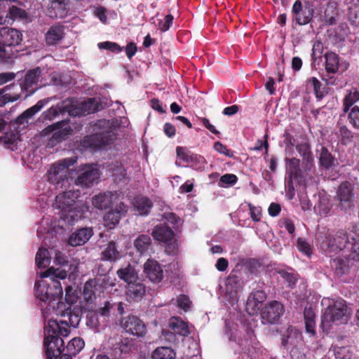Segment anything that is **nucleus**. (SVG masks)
I'll return each mask as SVG.
<instances>
[{"mask_svg":"<svg viewBox=\"0 0 359 359\" xmlns=\"http://www.w3.org/2000/svg\"><path fill=\"white\" fill-rule=\"evenodd\" d=\"M169 326L172 332L169 330H163L161 336V340L172 341L175 339L174 334L181 336H187L189 334L187 324L179 318H172Z\"/></svg>","mask_w":359,"mask_h":359,"instance_id":"4468645a","label":"nucleus"},{"mask_svg":"<svg viewBox=\"0 0 359 359\" xmlns=\"http://www.w3.org/2000/svg\"><path fill=\"white\" fill-rule=\"evenodd\" d=\"M60 328L57 330V334L62 337H67L70 333V327L66 320L59 322Z\"/></svg>","mask_w":359,"mask_h":359,"instance_id":"680f3d73","label":"nucleus"},{"mask_svg":"<svg viewBox=\"0 0 359 359\" xmlns=\"http://www.w3.org/2000/svg\"><path fill=\"white\" fill-rule=\"evenodd\" d=\"M133 205L136 214L140 215H147L152 207L151 202L146 197L136 198Z\"/></svg>","mask_w":359,"mask_h":359,"instance_id":"cd10ccee","label":"nucleus"},{"mask_svg":"<svg viewBox=\"0 0 359 359\" xmlns=\"http://www.w3.org/2000/svg\"><path fill=\"white\" fill-rule=\"evenodd\" d=\"M97 126L103 130L86 137L83 140L84 147L98 148L111 143L116 138L114 132L116 125L114 121L100 120L98 121Z\"/></svg>","mask_w":359,"mask_h":359,"instance_id":"20e7f679","label":"nucleus"},{"mask_svg":"<svg viewBox=\"0 0 359 359\" xmlns=\"http://www.w3.org/2000/svg\"><path fill=\"white\" fill-rule=\"evenodd\" d=\"M67 3L66 0H50L49 15L55 18H63L67 13Z\"/></svg>","mask_w":359,"mask_h":359,"instance_id":"a878e982","label":"nucleus"},{"mask_svg":"<svg viewBox=\"0 0 359 359\" xmlns=\"http://www.w3.org/2000/svg\"><path fill=\"white\" fill-rule=\"evenodd\" d=\"M174 304L186 312L190 309L191 302L187 295L181 294L177 297Z\"/></svg>","mask_w":359,"mask_h":359,"instance_id":"37998d69","label":"nucleus"},{"mask_svg":"<svg viewBox=\"0 0 359 359\" xmlns=\"http://www.w3.org/2000/svg\"><path fill=\"white\" fill-rule=\"evenodd\" d=\"M46 355L48 359H57L64 350V341L61 337H46L44 339Z\"/></svg>","mask_w":359,"mask_h":359,"instance_id":"6ab92c4d","label":"nucleus"},{"mask_svg":"<svg viewBox=\"0 0 359 359\" xmlns=\"http://www.w3.org/2000/svg\"><path fill=\"white\" fill-rule=\"evenodd\" d=\"M121 326L126 332L137 337H144L147 334L146 325L139 318L135 316L123 318L121 321Z\"/></svg>","mask_w":359,"mask_h":359,"instance_id":"1a4fd4ad","label":"nucleus"},{"mask_svg":"<svg viewBox=\"0 0 359 359\" xmlns=\"http://www.w3.org/2000/svg\"><path fill=\"white\" fill-rule=\"evenodd\" d=\"M121 257V252L118 250L115 242L111 241L102 252L101 258L104 261L116 262Z\"/></svg>","mask_w":359,"mask_h":359,"instance_id":"bb28decb","label":"nucleus"},{"mask_svg":"<svg viewBox=\"0 0 359 359\" xmlns=\"http://www.w3.org/2000/svg\"><path fill=\"white\" fill-rule=\"evenodd\" d=\"M358 100L359 91L355 88L351 89L344 98V111H348L349 108Z\"/></svg>","mask_w":359,"mask_h":359,"instance_id":"58836bf2","label":"nucleus"},{"mask_svg":"<svg viewBox=\"0 0 359 359\" xmlns=\"http://www.w3.org/2000/svg\"><path fill=\"white\" fill-rule=\"evenodd\" d=\"M175 351L169 347L161 346L156 348L152 353V359H175Z\"/></svg>","mask_w":359,"mask_h":359,"instance_id":"f704fd0d","label":"nucleus"},{"mask_svg":"<svg viewBox=\"0 0 359 359\" xmlns=\"http://www.w3.org/2000/svg\"><path fill=\"white\" fill-rule=\"evenodd\" d=\"M339 134L341 137L342 142L344 144L350 143L353 139V134L351 130L345 126H342L339 128Z\"/></svg>","mask_w":359,"mask_h":359,"instance_id":"864d4df0","label":"nucleus"},{"mask_svg":"<svg viewBox=\"0 0 359 359\" xmlns=\"http://www.w3.org/2000/svg\"><path fill=\"white\" fill-rule=\"evenodd\" d=\"M126 292L130 298L140 299L144 294L145 287L140 280H137L136 283L128 285Z\"/></svg>","mask_w":359,"mask_h":359,"instance_id":"72a5a7b5","label":"nucleus"},{"mask_svg":"<svg viewBox=\"0 0 359 359\" xmlns=\"http://www.w3.org/2000/svg\"><path fill=\"white\" fill-rule=\"evenodd\" d=\"M71 128L69 123L62 121L48 126L42 130L43 135H52L48 142L49 147H54L56 144L65 140L71 134Z\"/></svg>","mask_w":359,"mask_h":359,"instance_id":"423d86ee","label":"nucleus"},{"mask_svg":"<svg viewBox=\"0 0 359 359\" xmlns=\"http://www.w3.org/2000/svg\"><path fill=\"white\" fill-rule=\"evenodd\" d=\"M79 196V191H69L62 192L55 197L53 205L59 210L60 219L68 225L73 224L82 217L83 210L76 202Z\"/></svg>","mask_w":359,"mask_h":359,"instance_id":"f03ea898","label":"nucleus"},{"mask_svg":"<svg viewBox=\"0 0 359 359\" xmlns=\"http://www.w3.org/2000/svg\"><path fill=\"white\" fill-rule=\"evenodd\" d=\"M288 169L291 176H300L299 160L295 158L289 159Z\"/></svg>","mask_w":359,"mask_h":359,"instance_id":"49530a36","label":"nucleus"},{"mask_svg":"<svg viewBox=\"0 0 359 359\" xmlns=\"http://www.w3.org/2000/svg\"><path fill=\"white\" fill-rule=\"evenodd\" d=\"M20 97L18 93H5L0 98V107L4 105L7 102H15Z\"/></svg>","mask_w":359,"mask_h":359,"instance_id":"bf43d9fd","label":"nucleus"},{"mask_svg":"<svg viewBox=\"0 0 359 359\" xmlns=\"http://www.w3.org/2000/svg\"><path fill=\"white\" fill-rule=\"evenodd\" d=\"M51 98H46L43 100H39L35 105L29 108L26 111H25L21 116H19V121L20 123H22V119L24 118H30L33 117L38 111H39L46 104H48Z\"/></svg>","mask_w":359,"mask_h":359,"instance_id":"2f4dec72","label":"nucleus"},{"mask_svg":"<svg viewBox=\"0 0 359 359\" xmlns=\"http://www.w3.org/2000/svg\"><path fill=\"white\" fill-rule=\"evenodd\" d=\"M339 57L334 53L325 55V69L329 73H336L339 69Z\"/></svg>","mask_w":359,"mask_h":359,"instance_id":"c9c22d12","label":"nucleus"},{"mask_svg":"<svg viewBox=\"0 0 359 359\" xmlns=\"http://www.w3.org/2000/svg\"><path fill=\"white\" fill-rule=\"evenodd\" d=\"M99 109L100 104L95 98H89L81 102L72 100V105L69 107V114L73 116H85Z\"/></svg>","mask_w":359,"mask_h":359,"instance_id":"9d476101","label":"nucleus"},{"mask_svg":"<svg viewBox=\"0 0 359 359\" xmlns=\"http://www.w3.org/2000/svg\"><path fill=\"white\" fill-rule=\"evenodd\" d=\"M297 247L298 250L306 255V256H310L311 254V249L309 244L303 240L302 238H298L297 242Z\"/></svg>","mask_w":359,"mask_h":359,"instance_id":"4d7b16f0","label":"nucleus"},{"mask_svg":"<svg viewBox=\"0 0 359 359\" xmlns=\"http://www.w3.org/2000/svg\"><path fill=\"white\" fill-rule=\"evenodd\" d=\"M102 292V287L95 279L88 280L83 286V297L87 302H94Z\"/></svg>","mask_w":359,"mask_h":359,"instance_id":"412c9836","label":"nucleus"},{"mask_svg":"<svg viewBox=\"0 0 359 359\" xmlns=\"http://www.w3.org/2000/svg\"><path fill=\"white\" fill-rule=\"evenodd\" d=\"M81 170L82 172L75 180L76 185L83 188H88L98 182L100 174L97 168L90 165H84Z\"/></svg>","mask_w":359,"mask_h":359,"instance_id":"9b49d317","label":"nucleus"},{"mask_svg":"<svg viewBox=\"0 0 359 359\" xmlns=\"http://www.w3.org/2000/svg\"><path fill=\"white\" fill-rule=\"evenodd\" d=\"M114 307V304H112L111 303H110L109 302H106L104 303V306L102 307H100L98 310H97V314H100V316L104 317V316H107L109 313V311L111 309H113Z\"/></svg>","mask_w":359,"mask_h":359,"instance_id":"338daca9","label":"nucleus"},{"mask_svg":"<svg viewBox=\"0 0 359 359\" xmlns=\"http://www.w3.org/2000/svg\"><path fill=\"white\" fill-rule=\"evenodd\" d=\"M84 341L82 339L75 337L72 339L67 346V350L69 355H75L84 347Z\"/></svg>","mask_w":359,"mask_h":359,"instance_id":"4c0bfd02","label":"nucleus"},{"mask_svg":"<svg viewBox=\"0 0 359 359\" xmlns=\"http://www.w3.org/2000/svg\"><path fill=\"white\" fill-rule=\"evenodd\" d=\"M349 123L356 129H359V107H353L348 114Z\"/></svg>","mask_w":359,"mask_h":359,"instance_id":"09e8293b","label":"nucleus"},{"mask_svg":"<svg viewBox=\"0 0 359 359\" xmlns=\"http://www.w3.org/2000/svg\"><path fill=\"white\" fill-rule=\"evenodd\" d=\"M284 308L282 304L273 301L267 304L262 311V319L264 324H274L277 323L283 314Z\"/></svg>","mask_w":359,"mask_h":359,"instance_id":"ddd939ff","label":"nucleus"},{"mask_svg":"<svg viewBox=\"0 0 359 359\" xmlns=\"http://www.w3.org/2000/svg\"><path fill=\"white\" fill-rule=\"evenodd\" d=\"M93 235L90 228H82L73 233L69 238V244L72 246L81 245L86 243Z\"/></svg>","mask_w":359,"mask_h":359,"instance_id":"5701e85b","label":"nucleus"},{"mask_svg":"<svg viewBox=\"0 0 359 359\" xmlns=\"http://www.w3.org/2000/svg\"><path fill=\"white\" fill-rule=\"evenodd\" d=\"M36 263L39 268H46L50 262L48 252L46 248H39L36 255Z\"/></svg>","mask_w":359,"mask_h":359,"instance_id":"ea45409f","label":"nucleus"},{"mask_svg":"<svg viewBox=\"0 0 359 359\" xmlns=\"http://www.w3.org/2000/svg\"><path fill=\"white\" fill-rule=\"evenodd\" d=\"M320 162L321 165L325 168H329L332 165L333 157L328 151V150L325 147L321 149V152L320 154Z\"/></svg>","mask_w":359,"mask_h":359,"instance_id":"79ce46f5","label":"nucleus"},{"mask_svg":"<svg viewBox=\"0 0 359 359\" xmlns=\"http://www.w3.org/2000/svg\"><path fill=\"white\" fill-rule=\"evenodd\" d=\"M65 27L60 25H55L49 28L46 34V42L48 45H55L59 43L64 37Z\"/></svg>","mask_w":359,"mask_h":359,"instance_id":"b1692460","label":"nucleus"},{"mask_svg":"<svg viewBox=\"0 0 359 359\" xmlns=\"http://www.w3.org/2000/svg\"><path fill=\"white\" fill-rule=\"evenodd\" d=\"M347 242V238L344 232H338L336 234L328 233L322 241L321 248L325 252L331 256L338 250H342Z\"/></svg>","mask_w":359,"mask_h":359,"instance_id":"6e6552de","label":"nucleus"},{"mask_svg":"<svg viewBox=\"0 0 359 359\" xmlns=\"http://www.w3.org/2000/svg\"><path fill=\"white\" fill-rule=\"evenodd\" d=\"M67 275L65 270L50 267L41 273L42 278L48 279L38 280L36 283V298L44 304L41 307L46 313L57 314L55 308L56 305L60 304L63 294L61 284L57 279H65Z\"/></svg>","mask_w":359,"mask_h":359,"instance_id":"f257e3e1","label":"nucleus"},{"mask_svg":"<svg viewBox=\"0 0 359 359\" xmlns=\"http://www.w3.org/2000/svg\"><path fill=\"white\" fill-rule=\"evenodd\" d=\"M24 11L15 6H11L9 8V11L8 12V18H11V22L13 21L18 17H22Z\"/></svg>","mask_w":359,"mask_h":359,"instance_id":"0e129e2a","label":"nucleus"},{"mask_svg":"<svg viewBox=\"0 0 359 359\" xmlns=\"http://www.w3.org/2000/svg\"><path fill=\"white\" fill-rule=\"evenodd\" d=\"M41 76V70L37 67L28 71L25 77L20 81L21 90L27 92L25 97L32 95L38 89Z\"/></svg>","mask_w":359,"mask_h":359,"instance_id":"f8f14e48","label":"nucleus"},{"mask_svg":"<svg viewBox=\"0 0 359 359\" xmlns=\"http://www.w3.org/2000/svg\"><path fill=\"white\" fill-rule=\"evenodd\" d=\"M349 21L355 25H359V6L353 5L349 7L348 11Z\"/></svg>","mask_w":359,"mask_h":359,"instance_id":"c03bdc74","label":"nucleus"},{"mask_svg":"<svg viewBox=\"0 0 359 359\" xmlns=\"http://www.w3.org/2000/svg\"><path fill=\"white\" fill-rule=\"evenodd\" d=\"M151 235L156 241L167 245L166 251L172 253L178 248V241L174 238L172 229L165 225H159L154 227Z\"/></svg>","mask_w":359,"mask_h":359,"instance_id":"0eeeda50","label":"nucleus"},{"mask_svg":"<svg viewBox=\"0 0 359 359\" xmlns=\"http://www.w3.org/2000/svg\"><path fill=\"white\" fill-rule=\"evenodd\" d=\"M309 83L312 84L316 97L318 100H321L325 96V92L321 90V83L316 77L311 78Z\"/></svg>","mask_w":359,"mask_h":359,"instance_id":"a18cd8bd","label":"nucleus"},{"mask_svg":"<svg viewBox=\"0 0 359 359\" xmlns=\"http://www.w3.org/2000/svg\"><path fill=\"white\" fill-rule=\"evenodd\" d=\"M45 316V320L48 321L47 324L45 325L44 330L46 337H59L57 336V330L60 328L59 322L57 320H54L52 318H48L49 316L52 313H46Z\"/></svg>","mask_w":359,"mask_h":359,"instance_id":"c756f323","label":"nucleus"},{"mask_svg":"<svg viewBox=\"0 0 359 359\" xmlns=\"http://www.w3.org/2000/svg\"><path fill=\"white\" fill-rule=\"evenodd\" d=\"M119 195L117 192L104 193L95 196L92 198L93 205L97 209L103 210L112 208L116 204L121 202Z\"/></svg>","mask_w":359,"mask_h":359,"instance_id":"f3484780","label":"nucleus"},{"mask_svg":"<svg viewBox=\"0 0 359 359\" xmlns=\"http://www.w3.org/2000/svg\"><path fill=\"white\" fill-rule=\"evenodd\" d=\"M144 273L153 283H159L163 277V271L161 266L154 259H148L144 263Z\"/></svg>","mask_w":359,"mask_h":359,"instance_id":"aec40b11","label":"nucleus"},{"mask_svg":"<svg viewBox=\"0 0 359 359\" xmlns=\"http://www.w3.org/2000/svg\"><path fill=\"white\" fill-rule=\"evenodd\" d=\"M100 324L97 313H90L88 314L86 319L88 327L96 330L100 326Z\"/></svg>","mask_w":359,"mask_h":359,"instance_id":"8fccbe9b","label":"nucleus"},{"mask_svg":"<svg viewBox=\"0 0 359 359\" xmlns=\"http://www.w3.org/2000/svg\"><path fill=\"white\" fill-rule=\"evenodd\" d=\"M226 286L230 287L231 291L236 290L241 286V282L238 277L235 274H231L226 279Z\"/></svg>","mask_w":359,"mask_h":359,"instance_id":"6e6d98bb","label":"nucleus"},{"mask_svg":"<svg viewBox=\"0 0 359 359\" xmlns=\"http://www.w3.org/2000/svg\"><path fill=\"white\" fill-rule=\"evenodd\" d=\"M134 245L141 254L147 252L151 246V239L148 235H140L135 241Z\"/></svg>","mask_w":359,"mask_h":359,"instance_id":"473e14b6","label":"nucleus"},{"mask_svg":"<svg viewBox=\"0 0 359 359\" xmlns=\"http://www.w3.org/2000/svg\"><path fill=\"white\" fill-rule=\"evenodd\" d=\"M76 158H67L53 163L48 171V177L50 183L62 188L67 183L69 168L76 161Z\"/></svg>","mask_w":359,"mask_h":359,"instance_id":"39448f33","label":"nucleus"},{"mask_svg":"<svg viewBox=\"0 0 359 359\" xmlns=\"http://www.w3.org/2000/svg\"><path fill=\"white\" fill-rule=\"evenodd\" d=\"M265 299V294L262 291H256L247 302V310L249 311L252 309V313L256 312Z\"/></svg>","mask_w":359,"mask_h":359,"instance_id":"7c9ffc66","label":"nucleus"},{"mask_svg":"<svg viewBox=\"0 0 359 359\" xmlns=\"http://www.w3.org/2000/svg\"><path fill=\"white\" fill-rule=\"evenodd\" d=\"M304 321L306 332L311 335H314L316 334L315 314L311 309H305Z\"/></svg>","mask_w":359,"mask_h":359,"instance_id":"e433bc0d","label":"nucleus"},{"mask_svg":"<svg viewBox=\"0 0 359 359\" xmlns=\"http://www.w3.org/2000/svg\"><path fill=\"white\" fill-rule=\"evenodd\" d=\"M311 18V13L309 10H303L302 12L295 15V20L299 25H306L309 22Z\"/></svg>","mask_w":359,"mask_h":359,"instance_id":"3c124183","label":"nucleus"},{"mask_svg":"<svg viewBox=\"0 0 359 359\" xmlns=\"http://www.w3.org/2000/svg\"><path fill=\"white\" fill-rule=\"evenodd\" d=\"M237 177L233 174H225L222 175L219 182V187L232 186L237 182Z\"/></svg>","mask_w":359,"mask_h":359,"instance_id":"de8ad7c7","label":"nucleus"},{"mask_svg":"<svg viewBox=\"0 0 359 359\" xmlns=\"http://www.w3.org/2000/svg\"><path fill=\"white\" fill-rule=\"evenodd\" d=\"M173 16L172 15H167L164 20L159 22L158 29L162 32H166L169 29L170 25L172 24Z\"/></svg>","mask_w":359,"mask_h":359,"instance_id":"052dcab7","label":"nucleus"},{"mask_svg":"<svg viewBox=\"0 0 359 359\" xmlns=\"http://www.w3.org/2000/svg\"><path fill=\"white\" fill-rule=\"evenodd\" d=\"M127 211V207L121 201L111 208V210L106 213L104 217V225L112 229L118 223L121 217L123 216Z\"/></svg>","mask_w":359,"mask_h":359,"instance_id":"a211bd4d","label":"nucleus"},{"mask_svg":"<svg viewBox=\"0 0 359 359\" xmlns=\"http://www.w3.org/2000/svg\"><path fill=\"white\" fill-rule=\"evenodd\" d=\"M72 105V99H67L52 107L42 114V117L45 120H53L59 114L67 112L69 114V107Z\"/></svg>","mask_w":359,"mask_h":359,"instance_id":"4be33fe9","label":"nucleus"},{"mask_svg":"<svg viewBox=\"0 0 359 359\" xmlns=\"http://www.w3.org/2000/svg\"><path fill=\"white\" fill-rule=\"evenodd\" d=\"M332 267L338 276H342L348 271V265L346 263V260L342 258L334 259L332 262Z\"/></svg>","mask_w":359,"mask_h":359,"instance_id":"a19ab883","label":"nucleus"},{"mask_svg":"<svg viewBox=\"0 0 359 359\" xmlns=\"http://www.w3.org/2000/svg\"><path fill=\"white\" fill-rule=\"evenodd\" d=\"M288 335L286 337L285 335L283 336L282 344L285 346L287 344H294V338H297L298 334L293 328H289L287 330Z\"/></svg>","mask_w":359,"mask_h":359,"instance_id":"13d9d810","label":"nucleus"},{"mask_svg":"<svg viewBox=\"0 0 359 359\" xmlns=\"http://www.w3.org/2000/svg\"><path fill=\"white\" fill-rule=\"evenodd\" d=\"M163 218L168 223L172 224L174 228H177L182 224L181 219L172 212L165 213L163 215Z\"/></svg>","mask_w":359,"mask_h":359,"instance_id":"603ef678","label":"nucleus"},{"mask_svg":"<svg viewBox=\"0 0 359 359\" xmlns=\"http://www.w3.org/2000/svg\"><path fill=\"white\" fill-rule=\"evenodd\" d=\"M22 41L21 33L13 28L4 27L0 28V52H5V46H15Z\"/></svg>","mask_w":359,"mask_h":359,"instance_id":"dca6fc26","label":"nucleus"},{"mask_svg":"<svg viewBox=\"0 0 359 359\" xmlns=\"http://www.w3.org/2000/svg\"><path fill=\"white\" fill-rule=\"evenodd\" d=\"M297 150L302 157L303 163L305 164L306 170H311L313 165V156L310 151V147L306 143L298 144L297 146Z\"/></svg>","mask_w":359,"mask_h":359,"instance_id":"c85d7f7f","label":"nucleus"},{"mask_svg":"<svg viewBox=\"0 0 359 359\" xmlns=\"http://www.w3.org/2000/svg\"><path fill=\"white\" fill-rule=\"evenodd\" d=\"M328 306L322 316V327L328 331L334 325L346 324L350 319L352 311L341 299L328 300Z\"/></svg>","mask_w":359,"mask_h":359,"instance_id":"7ed1b4c3","label":"nucleus"},{"mask_svg":"<svg viewBox=\"0 0 359 359\" xmlns=\"http://www.w3.org/2000/svg\"><path fill=\"white\" fill-rule=\"evenodd\" d=\"M291 359H306V355L297 347H294L290 351Z\"/></svg>","mask_w":359,"mask_h":359,"instance_id":"774afa93","label":"nucleus"},{"mask_svg":"<svg viewBox=\"0 0 359 359\" xmlns=\"http://www.w3.org/2000/svg\"><path fill=\"white\" fill-rule=\"evenodd\" d=\"M98 47L100 48L110 50L114 53H119L123 50L118 44L110 41L100 43H98Z\"/></svg>","mask_w":359,"mask_h":359,"instance_id":"5fc2aeb1","label":"nucleus"},{"mask_svg":"<svg viewBox=\"0 0 359 359\" xmlns=\"http://www.w3.org/2000/svg\"><path fill=\"white\" fill-rule=\"evenodd\" d=\"M353 193L351 184L347 182L340 184L337 190V200L341 210L348 211L353 207Z\"/></svg>","mask_w":359,"mask_h":359,"instance_id":"2eb2a0df","label":"nucleus"},{"mask_svg":"<svg viewBox=\"0 0 359 359\" xmlns=\"http://www.w3.org/2000/svg\"><path fill=\"white\" fill-rule=\"evenodd\" d=\"M214 149L217 152L224 154L227 156H231V152L226 148V146L222 144L220 142H217L214 144Z\"/></svg>","mask_w":359,"mask_h":359,"instance_id":"69168bd1","label":"nucleus"},{"mask_svg":"<svg viewBox=\"0 0 359 359\" xmlns=\"http://www.w3.org/2000/svg\"><path fill=\"white\" fill-rule=\"evenodd\" d=\"M116 274L118 277L127 283L128 285L139 280V277L136 270L130 265L118 269Z\"/></svg>","mask_w":359,"mask_h":359,"instance_id":"393cba45","label":"nucleus"},{"mask_svg":"<svg viewBox=\"0 0 359 359\" xmlns=\"http://www.w3.org/2000/svg\"><path fill=\"white\" fill-rule=\"evenodd\" d=\"M279 273L281 277L287 282L290 287H292V285L295 284L297 278L292 273H289L285 271H279Z\"/></svg>","mask_w":359,"mask_h":359,"instance_id":"e2e57ef3","label":"nucleus"}]
</instances>
